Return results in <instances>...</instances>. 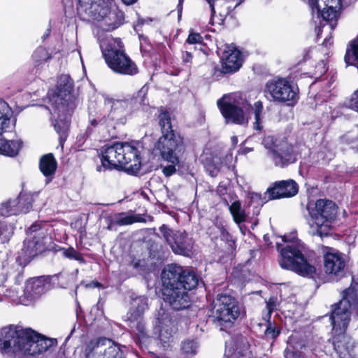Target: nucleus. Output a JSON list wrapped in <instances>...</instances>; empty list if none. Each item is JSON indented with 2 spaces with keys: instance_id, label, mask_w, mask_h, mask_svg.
<instances>
[{
  "instance_id": "24",
  "label": "nucleus",
  "mask_w": 358,
  "mask_h": 358,
  "mask_svg": "<svg viewBox=\"0 0 358 358\" xmlns=\"http://www.w3.org/2000/svg\"><path fill=\"white\" fill-rule=\"evenodd\" d=\"M229 96L224 95L217 101V105L227 123L243 125L248 122L241 108L228 101Z\"/></svg>"
},
{
  "instance_id": "25",
  "label": "nucleus",
  "mask_w": 358,
  "mask_h": 358,
  "mask_svg": "<svg viewBox=\"0 0 358 358\" xmlns=\"http://www.w3.org/2000/svg\"><path fill=\"white\" fill-rule=\"evenodd\" d=\"M299 187L293 180H287L275 182L273 187L268 188L266 194L268 199H278L280 198L292 197L298 193Z\"/></svg>"
},
{
  "instance_id": "3",
  "label": "nucleus",
  "mask_w": 358,
  "mask_h": 358,
  "mask_svg": "<svg viewBox=\"0 0 358 358\" xmlns=\"http://www.w3.org/2000/svg\"><path fill=\"white\" fill-rule=\"evenodd\" d=\"M358 307V299L354 288H348L343 292V298L334 306L330 316L332 325V345L339 358H352L351 352L354 342L345 334L350 320V309Z\"/></svg>"
},
{
  "instance_id": "10",
  "label": "nucleus",
  "mask_w": 358,
  "mask_h": 358,
  "mask_svg": "<svg viewBox=\"0 0 358 358\" xmlns=\"http://www.w3.org/2000/svg\"><path fill=\"white\" fill-rule=\"evenodd\" d=\"M77 10L84 20L101 22V27L106 31H113L122 24L123 13L117 10H110L104 0H78Z\"/></svg>"
},
{
  "instance_id": "27",
  "label": "nucleus",
  "mask_w": 358,
  "mask_h": 358,
  "mask_svg": "<svg viewBox=\"0 0 358 358\" xmlns=\"http://www.w3.org/2000/svg\"><path fill=\"white\" fill-rule=\"evenodd\" d=\"M47 283L43 277L34 278L29 280L24 287V294L31 299L38 297L47 290Z\"/></svg>"
},
{
  "instance_id": "15",
  "label": "nucleus",
  "mask_w": 358,
  "mask_h": 358,
  "mask_svg": "<svg viewBox=\"0 0 358 358\" xmlns=\"http://www.w3.org/2000/svg\"><path fill=\"white\" fill-rule=\"evenodd\" d=\"M125 346L121 347L111 339L101 337L93 339L85 348V358H124Z\"/></svg>"
},
{
  "instance_id": "13",
  "label": "nucleus",
  "mask_w": 358,
  "mask_h": 358,
  "mask_svg": "<svg viewBox=\"0 0 358 358\" xmlns=\"http://www.w3.org/2000/svg\"><path fill=\"white\" fill-rule=\"evenodd\" d=\"M262 143L276 166L283 168L297 160L298 154L294 146L283 139L267 136L263 138Z\"/></svg>"
},
{
  "instance_id": "4",
  "label": "nucleus",
  "mask_w": 358,
  "mask_h": 358,
  "mask_svg": "<svg viewBox=\"0 0 358 358\" xmlns=\"http://www.w3.org/2000/svg\"><path fill=\"white\" fill-rule=\"evenodd\" d=\"M73 90V80L68 75H62L57 81L56 91L49 92L48 94L53 114L57 116L53 125L59 136L61 145L68 136L71 114L76 106L72 94Z\"/></svg>"
},
{
  "instance_id": "35",
  "label": "nucleus",
  "mask_w": 358,
  "mask_h": 358,
  "mask_svg": "<svg viewBox=\"0 0 358 358\" xmlns=\"http://www.w3.org/2000/svg\"><path fill=\"white\" fill-rule=\"evenodd\" d=\"M229 212L232 215L233 220L236 224L240 225L245 222L247 215L241 207L240 201H235L229 206Z\"/></svg>"
},
{
  "instance_id": "2",
  "label": "nucleus",
  "mask_w": 358,
  "mask_h": 358,
  "mask_svg": "<svg viewBox=\"0 0 358 358\" xmlns=\"http://www.w3.org/2000/svg\"><path fill=\"white\" fill-rule=\"evenodd\" d=\"M161 278L164 300L176 310L189 306V292L196 288L201 282L194 271L176 264L167 265L162 272Z\"/></svg>"
},
{
  "instance_id": "28",
  "label": "nucleus",
  "mask_w": 358,
  "mask_h": 358,
  "mask_svg": "<svg viewBox=\"0 0 358 358\" xmlns=\"http://www.w3.org/2000/svg\"><path fill=\"white\" fill-rule=\"evenodd\" d=\"M227 350L224 353V358H251L252 352L250 350V345L245 338H241L236 344V350L231 352L228 349L229 345L227 343Z\"/></svg>"
},
{
  "instance_id": "52",
  "label": "nucleus",
  "mask_w": 358,
  "mask_h": 358,
  "mask_svg": "<svg viewBox=\"0 0 358 358\" xmlns=\"http://www.w3.org/2000/svg\"><path fill=\"white\" fill-rule=\"evenodd\" d=\"M91 132H92V129L90 127H88L86 131V134H80L78 136V143L79 146L84 143L86 138L90 135Z\"/></svg>"
},
{
  "instance_id": "40",
  "label": "nucleus",
  "mask_w": 358,
  "mask_h": 358,
  "mask_svg": "<svg viewBox=\"0 0 358 358\" xmlns=\"http://www.w3.org/2000/svg\"><path fill=\"white\" fill-rule=\"evenodd\" d=\"M199 348L198 341L195 339H186L182 343L181 350L187 355H195Z\"/></svg>"
},
{
  "instance_id": "55",
  "label": "nucleus",
  "mask_w": 358,
  "mask_h": 358,
  "mask_svg": "<svg viewBox=\"0 0 358 358\" xmlns=\"http://www.w3.org/2000/svg\"><path fill=\"white\" fill-rule=\"evenodd\" d=\"M206 1L208 2V3L209 4V6L210 8V11H211L210 21H211L212 18L213 17V16L215 14V0H206Z\"/></svg>"
},
{
  "instance_id": "33",
  "label": "nucleus",
  "mask_w": 358,
  "mask_h": 358,
  "mask_svg": "<svg viewBox=\"0 0 358 358\" xmlns=\"http://www.w3.org/2000/svg\"><path fill=\"white\" fill-rule=\"evenodd\" d=\"M50 59V55L45 48L39 46L34 50L32 60L34 67L36 69V73L46 66V63Z\"/></svg>"
},
{
  "instance_id": "5",
  "label": "nucleus",
  "mask_w": 358,
  "mask_h": 358,
  "mask_svg": "<svg viewBox=\"0 0 358 358\" xmlns=\"http://www.w3.org/2000/svg\"><path fill=\"white\" fill-rule=\"evenodd\" d=\"M134 100L115 99L103 96L96 107L91 104L89 107L90 126L94 128L115 129L117 124H124L131 117L134 110Z\"/></svg>"
},
{
  "instance_id": "44",
  "label": "nucleus",
  "mask_w": 358,
  "mask_h": 358,
  "mask_svg": "<svg viewBox=\"0 0 358 358\" xmlns=\"http://www.w3.org/2000/svg\"><path fill=\"white\" fill-rule=\"evenodd\" d=\"M280 334V328L278 325L268 322L264 331V337L267 340H275Z\"/></svg>"
},
{
  "instance_id": "37",
  "label": "nucleus",
  "mask_w": 358,
  "mask_h": 358,
  "mask_svg": "<svg viewBox=\"0 0 358 358\" xmlns=\"http://www.w3.org/2000/svg\"><path fill=\"white\" fill-rule=\"evenodd\" d=\"M17 201L13 199H8L0 203V215L8 217L19 215V208H17Z\"/></svg>"
},
{
  "instance_id": "16",
  "label": "nucleus",
  "mask_w": 358,
  "mask_h": 358,
  "mask_svg": "<svg viewBox=\"0 0 358 358\" xmlns=\"http://www.w3.org/2000/svg\"><path fill=\"white\" fill-rule=\"evenodd\" d=\"M148 299L144 296L132 299L131 307L127 313V322L129 327L136 332L140 339L147 338V331L143 315L148 309Z\"/></svg>"
},
{
  "instance_id": "14",
  "label": "nucleus",
  "mask_w": 358,
  "mask_h": 358,
  "mask_svg": "<svg viewBox=\"0 0 358 358\" xmlns=\"http://www.w3.org/2000/svg\"><path fill=\"white\" fill-rule=\"evenodd\" d=\"M264 93L269 101L286 103L289 106L297 101L296 90L287 79L282 78L275 77L269 80L265 85Z\"/></svg>"
},
{
  "instance_id": "39",
  "label": "nucleus",
  "mask_w": 358,
  "mask_h": 358,
  "mask_svg": "<svg viewBox=\"0 0 358 358\" xmlns=\"http://www.w3.org/2000/svg\"><path fill=\"white\" fill-rule=\"evenodd\" d=\"M248 207L252 208L253 215H259L261 208L263 206L264 201L262 199V196L257 193H251L249 194Z\"/></svg>"
},
{
  "instance_id": "29",
  "label": "nucleus",
  "mask_w": 358,
  "mask_h": 358,
  "mask_svg": "<svg viewBox=\"0 0 358 358\" xmlns=\"http://www.w3.org/2000/svg\"><path fill=\"white\" fill-rule=\"evenodd\" d=\"M57 162L52 154H46L41 157L39 168L46 178V183L52 180L57 169Z\"/></svg>"
},
{
  "instance_id": "19",
  "label": "nucleus",
  "mask_w": 358,
  "mask_h": 358,
  "mask_svg": "<svg viewBox=\"0 0 358 358\" xmlns=\"http://www.w3.org/2000/svg\"><path fill=\"white\" fill-rule=\"evenodd\" d=\"M122 143H115L111 145L106 144L101 150V165L96 167L99 172L106 169L112 170L122 168Z\"/></svg>"
},
{
  "instance_id": "54",
  "label": "nucleus",
  "mask_w": 358,
  "mask_h": 358,
  "mask_svg": "<svg viewBox=\"0 0 358 358\" xmlns=\"http://www.w3.org/2000/svg\"><path fill=\"white\" fill-rule=\"evenodd\" d=\"M318 344H319V346H317V347H310V350L313 352V353H314L315 355H318V354L321 352H323L324 350H323V347H324V345L320 343L319 341H318Z\"/></svg>"
},
{
  "instance_id": "60",
  "label": "nucleus",
  "mask_w": 358,
  "mask_h": 358,
  "mask_svg": "<svg viewBox=\"0 0 358 358\" xmlns=\"http://www.w3.org/2000/svg\"><path fill=\"white\" fill-rule=\"evenodd\" d=\"M182 0H179V3H178V18H180L181 17V14H182Z\"/></svg>"
},
{
  "instance_id": "46",
  "label": "nucleus",
  "mask_w": 358,
  "mask_h": 358,
  "mask_svg": "<svg viewBox=\"0 0 358 358\" xmlns=\"http://www.w3.org/2000/svg\"><path fill=\"white\" fill-rule=\"evenodd\" d=\"M14 231V227L10 224L6 222L0 223V237L3 239V241H7L12 236Z\"/></svg>"
},
{
  "instance_id": "51",
  "label": "nucleus",
  "mask_w": 358,
  "mask_h": 358,
  "mask_svg": "<svg viewBox=\"0 0 358 358\" xmlns=\"http://www.w3.org/2000/svg\"><path fill=\"white\" fill-rule=\"evenodd\" d=\"M3 293L8 297L15 298L18 296L19 291L16 287H12L6 289Z\"/></svg>"
},
{
  "instance_id": "53",
  "label": "nucleus",
  "mask_w": 358,
  "mask_h": 358,
  "mask_svg": "<svg viewBox=\"0 0 358 358\" xmlns=\"http://www.w3.org/2000/svg\"><path fill=\"white\" fill-rule=\"evenodd\" d=\"M316 69H319V72L317 73L318 76H321L327 71L326 64L323 61H321L316 66Z\"/></svg>"
},
{
  "instance_id": "30",
  "label": "nucleus",
  "mask_w": 358,
  "mask_h": 358,
  "mask_svg": "<svg viewBox=\"0 0 358 358\" xmlns=\"http://www.w3.org/2000/svg\"><path fill=\"white\" fill-rule=\"evenodd\" d=\"M0 134V154L8 157L17 156L22 147L23 142L21 139L8 141Z\"/></svg>"
},
{
  "instance_id": "31",
  "label": "nucleus",
  "mask_w": 358,
  "mask_h": 358,
  "mask_svg": "<svg viewBox=\"0 0 358 358\" xmlns=\"http://www.w3.org/2000/svg\"><path fill=\"white\" fill-rule=\"evenodd\" d=\"M13 112L8 104L0 99V134L8 131L12 126Z\"/></svg>"
},
{
  "instance_id": "18",
  "label": "nucleus",
  "mask_w": 358,
  "mask_h": 358,
  "mask_svg": "<svg viewBox=\"0 0 358 358\" xmlns=\"http://www.w3.org/2000/svg\"><path fill=\"white\" fill-rule=\"evenodd\" d=\"M159 124L161 128L162 136L155 144V147H161L165 150L166 146L184 144L181 136L173 129L171 114L169 111L161 110L159 116Z\"/></svg>"
},
{
  "instance_id": "11",
  "label": "nucleus",
  "mask_w": 358,
  "mask_h": 358,
  "mask_svg": "<svg viewBox=\"0 0 358 358\" xmlns=\"http://www.w3.org/2000/svg\"><path fill=\"white\" fill-rule=\"evenodd\" d=\"M52 238L44 224L34 223L27 232L22 255L27 261H30L38 254L52 248Z\"/></svg>"
},
{
  "instance_id": "7",
  "label": "nucleus",
  "mask_w": 358,
  "mask_h": 358,
  "mask_svg": "<svg viewBox=\"0 0 358 358\" xmlns=\"http://www.w3.org/2000/svg\"><path fill=\"white\" fill-rule=\"evenodd\" d=\"M312 10L313 18L319 20V24L315 25V33L318 38L324 32L328 34L322 43L325 47L331 45V31L337 25L339 11L342 8V0H308ZM317 24V20L315 21Z\"/></svg>"
},
{
  "instance_id": "36",
  "label": "nucleus",
  "mask_w": 358,
  "mask_h": 358,
  "mask_svg": "<svg viewBox=\"0 0 358 358\" xmlns=\"http://www.w3.org/2000/svg\"><path fill=\"white\" fill-rule=\"evenodd\" d=\"M142 221L140 215L127 214L119 213L114 215V222L119 226L129 225Z\"/></svg>"
},
{
  "instance_id": "42",
  "label": "nucleus",
  "mask_w": 358,
  "mask_h": 358,
  "mask_svg": "<svg viewBox=\"0 0 358 358\" xmlns=\"http://www.w3.org/2000/svg\"><path fill=\"white\" fill-rule=\"evenodd\" d=\"M79 270L77 268L71 273H60L57 275L58 280L62 287H66L76 280Z\"/></svg>"
},
{
  "instance_id": "8",
  "label": "nucleus",
  "mask_w": 358,
  "mask_h": 358,
  "mask_svg": "<svg viewBox=\"0 0 358 358\" xmlns=\"http://www.w3.org/2000/svg\"><path fill=\"white\" fill-rule=\"evenodd\" d=\"M306 208L309 215L308 234L322 239L329 236L331 223L337 213L336 204L330 200L318 199L315 202H308Z\"/></svg>"
},
{
  "instance_id": "12",
  "label": "nucleus",
  "mask_w": 358,
  "mask_h": 358,
  "mask_svg": "<svg viewBox=\"0 0 358 358\" xmlns=\"http://www.w3.org/2000/svg\"><path fill=\"white\" fill-rule=\"evenodd\" d=\"M213 303V322L220 327L221 330L231 327L241 314L238 301L228 294H220L217 296Z\"/></svg>"
},
{
  "instance_id": "1",
  "label": "nucleus",
  "mask_w": 358,
  "mask_h": 358,
  "mask_svg": "<svg viewBox=\"0 0 358 358\" xmlns=\"http://www.w3.org/2000/svg\"><path fill=\"white\" fill-rule=\"evenodd\" d=\"M56 345L57 339L46 338L31 329L9 325L0 330V348L15 358L39 355Z\"/></svg>"
},
{
  "instance_id": "26",
  "label": "nucleus",
  "mask_w": 358,
  "mask_h": 358,
  "mask_svg": "<svg viewBox=\"0 0 358 358\" xmlns=\"http://www.w3.org/2000/svg\"><path fill=\"white\" fill-rule=\"evenodd\" d=\"M241 52L234 47L227 45L222 57V73H231L237 71L242 66Z\"/></svg>"
},
{
  "instance_id": "38",
  "label": "nucleus",
  "mask_w": 358,
  "mask_h": 358,
  "mask_svg": "<svg viewBox=\"0 0 358 358\" xmlns=\"http://www.w3.org/2000/svg\"><path fill=\"white\" fill-rule=\"evenodd\" d=\"M341 141L346 144L350 145L352 148H358V127L355 126L343 134L341 137Z\"/></svg>"
},
{
  "instance_id": "58",
  "label": "nucleus",
  "mask_w": 358,
  "mask_h": 358,
  "mask_svg": "<svg viewBox=\"0 0 358 358\" xmlns=\"http://www.w3.org/2000/svg\"><path fill=\"white\" fill-rule=\"evenodd\" d=\"M87 287H99L101 284L98 282H92L86 285Z\"/></svg>"
},
{
  "instance_id": "21",
  "label": "nucleus",
  "mask_w": 358,
  "mask_h": 358,
  "mask_svg": "<svg viewBox=\"0 0 358 358\" xmlns=\"http://www.w3.org/2000/svg\"><path fill=\"white\" fill-rule=\"evenodd\" d=\"M174 321L170 314L161 308L157 314L155 327V333H158V337L164 348L169 345L173 341V335L176 332Z\"/></svg>"
},
{
  "instance_id": "41",
  "label": "nucleus",
  "mask_w": 358,
  "mask_h": 358,
  "mask_svg": "<svg viewBox=\"0 0 358 358\" xmlns=\"http://www.w3.org/2000/svg\"><path fill=\"white\" fill-rule=\"evenodd\" d=\"M149 87L144 85L137 92L136 96L131 99L134 100V110H136L138 106H147L148 104V99L147 97Z\"/></svg>"
},
{
  "instance_id": "59",
  "label": "nucleus",
  "mask_w": 358,
  "mask_h": 358,
  "mask_svg": "<svg viewBox=\"0 0 358 358\" xmlns=\"http://www.w3.org/2000/svg\"><path fill=\"white\" fill-rule=\"evenodd\" d=\"M122 2L127 6H131L136 3L138 0H122Z\"/></svg>"
},
{
  "instance_id": "63",
  "label": "nucleus",
  "mask_w": 358,
  "mask_h": 358,
  "mask_svg": "<svg viewBox=\"0 0 358 358\" xmlns=\"http://www.w3.org/2000/svg\"><path fill=\"white\" fill-rule=\"evenodd\" d=\"M231 141H232L233 144H236L237 142H238L237 137L236 136H232L231 137Z\"/></svg>"
},
{
  "instance_id": "45",
  "label": "nucleus",
  "mask_w": 358,
  "mask_h": 358,
  "mask_svg": "<svg viewBox=\"0 0 358 358\" xmlns=\"http://www.w3.org/2000/svg\"><path fill=\"white\" fill-rule=\"evenodd\" d=\"M62 255L69 259H73L79 262L80 263L84 264L85 259L82 255L76 250L73 248L69 247L68 248H62Z\"/></svg>"
},
{
  "instance_id": "57",
  "label": "nucleus",
  "mask_w": 358,
  "mask_h": 358,
  "mask_svg": "<svg viewBox=\"0 0 358 358\" xmlns=\"http://www.w3.org/2000/svg\"><path fill=\"white\" fill-rule=\"evenodd\" d=\"M6 277L5 276V275L3 273L0 274V287H1V286L6 287V285H4V283L6 282Z\"/></svg>"
},
{
  "instance_id": "50",
  "label": "nucleus",
  "mask_w": 358,
  "mask_h": 358,
  "mask_svg": "<svg viewBox=\"0 0 358 358\" xmlns=\"http://www.w3.org/2000/svg\"><path fill=\"white\" fill-rule=\"evenodd\" d=\"M347 106L354 110L358 111V90L353 93Z\"/></svg>"
},
{
  "instance_id": "56",
  "label": "nucleus",
  "mask_w": 358,
  "mask_h": 358,
  "mask_svg": "<svg viewBox=\"0 0 358 358\" xmlns=\"http://www.w3.org/2000/svg\"><path fill=\"white\" fill-rule=\"evenodd\" d=\"M266 308L268 309V314H267V317L268 318H270L271 317V313H272L273 310V305L271 303V302H268L266 303Z\"/></svg>"
},
{
  "instance_id": "17",
  "label": "nucleus",
  "mask_w": 358,
  "mask_h": 358,
  "mask_svg": "<svg viewBox=\"0 0 358 358\" xmlns=\"http://www.w3.org/2000/svg\"><path fill=\"white\" fill-rule=\"evenodd\" d=\"M159 231L174 253L184 256L191 254L194 242L185 231H173L165 224L159 227Z\"/></svg>"
},
{
  "instance_id": "47",
  "label": "nucleus",
  "mask_w": 358,
  "mask_h": 358,
  "mask_svg": "<svg viewBox=\"0 0 358 358\" xmlns=\"http://www.w3.org/2000/svg\"><path fill=\"white\" fill-rule=\"evenodd\" d=\"M215 227L220 233L221 240L229 242L231 241V236L222 223H216Z\"/></svg>"
},
{
  "instance_id": "64",
  "label": "nucleus",
  "mask_w": 358,
  "mask_h": 358,
  "mask_svg": "<svg viewBox=\"0 0 358 358\" xmlns=\"http://www.w3.org/2000/svg\"><path fill=\"white\" fill-rule=\"evenodd\" d=\"M252 148H245L243 149V152H244V153H245V154H246V153H248V152H251V151H252Z\"/></svg>"
},
{
  "instance_id": "6",
  "label": "nucleus",
  "mask_w": 358,
  "mask_h": 358,
  "mask_svg": "<svg viewBox=\"0 0 358 358\" xmlns=\"http://www.w3.org/2000/svg\"><path fill=\"white\" fill-rule=\"evenodd\" d=\"M282 241L283 245L276 243L277 250L280 252L278 261L281 268L294 271L302 276H312L316 269L305 257L306 247L296 237V232L285 235Z\"/></svg>"
},
{
  "instance_id": "9",
  "label": "nucleus",
  "mask_w": 358,
  "mask_h": 358,
  "mask_svg": "<svg viewBox=\"0 0 358 358\" xmlns=\"http://www.w3.org/2000/svg\"><path fill=\"white\" fill-rule=\"evenodd\" d=\"M99 40L104 59L113 72L127 76H134L138 73L136 64L125 53L120 38L107 36Z\"/></svg>"
},
{
  "instance_id": "49",
  "label": "nucleus",
  "mask_w": 358,
  "mask_h": 358,
  "mask_svg": "<svg viewBox=\"0 0 358 358\" xmlns=\"http://www.w3.org/2000/svg\"><path fill=\"white\" fill-rule=\"evenodd\" d=\"M186 43L189 44H198L201 45L203 43V37L198 33L190 32L186 40Z\"/></svg>"
},
{
  "instance_id": "43",
  "label": "nucleus",
  "mask_w": 358,
  "mask_h": 358,
  "mask_svg": "<svg viewBox=\"0 0 358 358\" xmlns=\"http://www.w3.org/2000/svg\"><path fill=\"white\" fill-rule=\"evenodd\" d=\"M254 115H255V122L254 129L256 130H262V113L263 110V105L260 101H256L253 106Z\"/></svg>"
},
{
  "instance_id": "20",
  "label": "nucleus",
  "mask_w": 358,
  "mask_h": 358,
  "mask_svg": "<svg viewBox=\"0 0 358 358\" xmlns=\"http://www.w3.org/2000/svg\"><path fill=\"white\" fill-rule=\"evenodd\" d=\"M154 150L159 152L162 159L169 164L162 168V172L166 177L172 176L176 171V166L181 162L182 157L185 152V145L179 144L177 147L168 145L164 150L161 147H154Z\"/></svg>"
},
{
  "instance_id": "34",
  "label": "nucleus",
  "mask_w": 358,
  "mask_h": 358,
  "mask_svg": "<svg viewBox=\"0 0 358 358\" xmlns=\"http://www.w3.org/2000/svg\"><path fill=\"white\" fill-rule=\"evenodd\" d=\"M15 201H17V208H19V214L20 213H27L29 212V210L32 208V203L34 201V194L21 192L19 196L14 199Z\"/></svg>"
},
{
  "instance_id": "61",
  "label": "nucleus",
  "mask_w": 358,
  "mask_h": 358,
  "mask_svg": "<svg viewBox=\"0 0 358 358\" xmlns=\"http://www.w3.org/2000/svg\"><path fill=\"white\" fill-rule=\"evenodd\" d=\"M115 225H117V224L114 222V217H113L112 220H110V222L108 224L107 229L109 230H112Z\"/></svg>"
},
{
  "instance_id": "62",
  "label": "nucleus",
  "mask_w": 358,
  "mask_h": 358,
  "mask_svg": "<svg viewBox=\"0 0 358 358\" xmlns=\"http://www.w3.org/2000/svg\"><path fill=\"white\" fill-rule=\"evenodd\" d=\"M50 31H51L50 28L47 29V30L45 31V32L44 33V34L42 36L43 41H45L50 36Z\"/></svg>"
},
{
  "instance_id": "22",
  "label": "nucleus",
  "mask_w": 358,
  "mask_h": 358,
  "mask_svg": "<svg viewBox=\"0 0 358 358\" xmlns=\"http://www.w3.org/2000/svg\"><path fill=\"white\" fill-rule=\"evenodd\" d=\"M324 257V266L327 274L342 275L345 266L343 254L338 250L327 246L321 247Z\"/></svg>"
},
{
  "instance_id": "48",
  "label": "nucleus",
  "mask_w": 358,
  "mask_h": 358,
  "mask_svg": "<svg viewBox=\"0 0 358 358\" xmlns=\"http://www.w3.org/2000/svg\"><path fill=\"white\" fill-rule=\"evenodd\" d=\"M193 55L189 51H182L181 53L182 64L187 68H190L193 64Z\"/></svg>"
},
{
  "instance_id": "32",
  "label": "nucleus",
  "mask_w": 358,
  "mask_h": 358,
  "mask_svg": "<svg viewBox=\"0 0 358 358\" xmlns=\"http://www.w3.org/2000/svg\"><path fill=\"white\" fill-rule=\"evenodd\" d=\"M304 344L301 341H298L295 336L292 335L287 341V347L285 350L284 355L285 358H301V351L305 348Z\"/></svg>"
},
{
  "instance_id": "23",
  "label": "nucleus",
  "mask_w": 358,
  "mask_h": 358,
  "mask_svg": "<svg viewBox=\"0 0 358 358\" xmlns=\"http://www.w3.org/2000/svg\"><path fill=\"white\" fill-rule=\"evenodd\" d=\"M122 169L132 175L137 174L141 166V159L138 148L133 143H122Z\"/></svg>"
}]
</instances>
